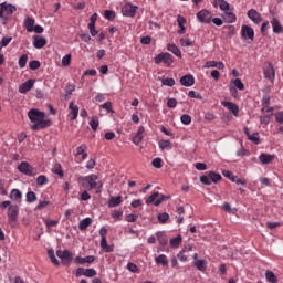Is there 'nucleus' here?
Listing matches in <instances>:
<instances>
[{
	"mask_svg": "<svg viewBox=\"0 0 283 283\" xmlns=\"http://www.w3.org/2000/svg\"><path fill=\"white\" fill-rule=\"evenodd\" d=\"M29 67L30 70H39V67H41V62L33 60L29 63Z\"/></svg>",
	"mask_w": 283,
	"mask_h": 283,
	"instance_id": "052dcab7",
	"label": "nucleus"
},
{
	"mask_svg": "<svg viewBox=\"0 0 283 283\" xmlns=\"http://www.w3.org/2000/svg\"><path fill=\"white\" fill-rule=\"evenodd\" d=\"M167 50L168 52H171L172 54H175V56H178V59H182V52L178 46H176V44H168Z\"/></svg>",
	"mask_w": 283,
	"mask_h": 283,
	"instance_id": "cd10ccee",
	"label": "nucleus"
},
{
	"mask_svg": "<svg viewBox=\"0 0 283 283\" xmlns=\"http://www.w3.org/2000/svg\"><path fill=\"white\" fill-rule=\"evenodd\" d=\"M220 180H222V175L214 171H210L209 174L200 177L201 185H211L212 182L216 185L220 182Z\"/></svg>",
	"mask_w": 283,
	"mask_h": 283,
	"instance_id": "7ed1b4c3",
	"label": "nucleus"
},
{
	"mask_svg": "<svg viewBox=\"0 0 283 283\" xmlns=\"http://www.w3.org/2000/svg\"><path fill=\"white\" fill-rule=\"evenodd\" d=\"M272 28H273V32L274 34H282L283 32V27L280 23V20H277V18H273L272 21Z\"/></svg>",
	"mask_w": 283,
	"mask_h": 283,
	"instance_id": "5701e85b",
	"label": "nucleus"
},
{
	"mask_svg": "<svg viewBox=\"0 0 283 283\" xmlns=\"http://www.w3.org/2000/svg\"><path fill=\"white\" fill-rule=\"evenodd\" d=\"M275 120H276V123H279L280 125L283 124V112H277V113L275 114Z\"/></svg>",
	"mask_w": 283,
	"mask_h": 283,
	"instance_id": "774afa93",
	"label": "nucleus"
},
{
	"mask_svg": "<svg viewBox=\"0 0 283 283\" xmlns=\"http://www.w3.org/2000/svg\"><path fill=\"white\" fill-rule=\"evenodd\" d=\"M231 83L234 85V88L240 90L241 92H243L244 83H242V80L235 78Z\"/></svg>",
	"mask_w": 283,
	"mask_h": 283,
	"instance_id": "49530a36",
	"label": "nucleus"
},
{
	"mask_svg": "<svg viewBox=\"0 0 283 283\" xmlns=\"http://www.w3.org/2000/svg\"><path fill=\"white\" fill-rule=\"evenodd\" d=\"M136 10H138V7L127 3L122 8V14L124 17H136Z\"/></svg>",
	"mask_w": 283,
	"mask_h": 283,
	"instance_id": "f8f14e48",
	"label": "nucleus"
},
{
	"mask_svg": "<svg viewBox=\"0 0 283 283\" xmlns=\"http://www.w3.org/2000/svg\"><path fill=\"white\" fill-rule=\"evenodd\" d=\"M91 224H92V218L87 217L80 221L78 229L80 231H85L87 227H90Z\"/></svg>",
	"mask_w": 283,
	"mask_h": 283,
	"instance_id": "7c9ffc66",
	"label": "nucleus"
},
{
	"mask_svg": "<svg viewBox=\"0 0 283 283\" xmlns=\"http://www.w3.org/2000/svg\"><path fill=\"white\" fill-rule=\"evenodd\" d=\"M96 256L94 255H88V256H76L75 258V263L76 264H93V262H95Z\"/></svg>",
	"mask_w": 283,
	"mask_h": 283,
	"instance_id": "6ab92c4d",
	"label": "nucleus"
},
{
	"mask_svg": "<svg viewBox=\"0 0 283 283\" xmlns=\"http://www.w3.org/2000/svg\"><path fill=\"white\" fill-rule=\"evenodd\" d=\"M163 200H165V195H159L158 192H154L147 198L146 205H155V207H158L159 205L163 203Z\"/></svg>",
	"mask_w": 283,
	"mask_h": 283,
	"instance_id": "6e6552de",
	"label": "nucleus"
},
{
	"mask_svg": "<svg viewBox=\"0 0 283 283\" xmlns=\"http://www.w3.org/2000/svg\"><path fill=\"white\" fill-rule=\"evenodd\" d=\"M138 220V214H127L126 222H136Z\"/></svg>",
	"mask_w": 283,
	"mask_h": 283,
	"instance_id": "338daca9",
	"label": "nucleus"
},
{
	"mask_svg": "<svg viewBox=\"0 0 283 283\" xmlns=\"http://www.w3.org/2000/svg\"><path fill=\"white\" fill-rule=\"evenodd\" d=\"M104 17L107 21H114V19H116V12L113 10H106L104 11Z\"/></svg>",
	"mask_w": 283,
	"mask_h": 283,
	"instance_id": "79ce46f5",
	"label": "nucleus"
},
{
	"mask_svg": "<svg viewBox=\"0 0 283 283\" xmlns=\"http://www.w3.org/2000/svg\"><path fill=\"white\" fill-rule=\"evenodd\" d=\"M156 264H161V266H167L169 264V260H167V255L160 254L155 258Z\"/></svg>",
	"mask_w": 283,
	"mask_h": 283,
	"instance_id": "f704fd0d",
	"label": "nucleus"
},
{
	"mask_svg": "<svg viewBox=\"0 0 283 283\" xmlns=\"http://www.w3.org/2000/svg\"><path fill=\"white\" fill-rule=\"evenodd\" d=\"M70 63H72V54H66L62 59V65H63V67H67V66H70Z\"/></svg>",
	"mask_w": 283,
	"mask_h": 283,
	"instance_id": "5fc2aeb1",
	"label": "nucleus"
},
{
	"mask_svg": "<svg viewBox=\"0 0 283 283\" xmlns=\"http://www.w3.org/2000/svg\"><path fill=\"white\" fill-rule=\"evenodd\" d=\"M180 83L184 85V87H192V85L196 84V78L191 74L184 75L180 78Z\"/></svg>",
	"mask_w": 283,
	"mask_h": 283,
	"instance_id": "dca6fc26",
	"label": "nucleus"
},
{
	"mask_svg": "<svg viewBox=\"0 0 283 283\" xmlns=\"http://www.w3.org/2000/svg\"><path fill=\"white\" fill-rule=\"evenodd\" d=\"M211 19H213V15L207 9H202L197 13V20L199 21V23L209 24L211 23Z\"/></svg>",
	"mask_w": 283,
	"mask_h": 283,
	"instance_id": "423d86ee",
	"label": "nucleus"
},
{
	"mask_svg": "<svg viewBox=\"0 0 283 283\" xmlns=\"http://www.w3.org/2000/svg\"><path fill=\"white\" fill-rule=\"evenodd\" d=\"M8 222L12 229L17 228V220H19V206L13 205L8 208Z\"/></svg>",
	"mask_w": 283,
	"mask_h": 283,
	"instance_id": "f03ea898",
	"label": "nucleus"
},
{
	"mask_svg": "<svg viewBox=\"0 0 283 283\" xmlns=\"http://www.w3.org/2000/svg\"><path fill=\"white\" fill-rule=\"evenodd\" d=\"M265 277L268 280V282L271 283H277V276L275 275V273H273L272 271H266L265 272Z\"/></svg>",
	"mask_w": 283,
	"mask_h": 283,
	"instance_id": "58836bf2",
	"label": "nucleus"
},
{
	"mask_svg": "<svg viewBox=\"0 0 283 283\" xmlns=\"http://www.w3.org/2000/svg\"><path fill=\"white\" fill-rule=\"evenodd\" d=\"M84 180L90 186V189H96V187L98 185V182H96L98 180V176L90 175V176L84 177Z\"/></svg>",
	"mask_w": 283,
	"mask_h": 283,
	"instance_id": "4be33fe9",
	"label": "nucleus"
},
{
	"mask_svg": "<svg viewBox=\"0 0 283 283\" xmlns=\"http://www.w3.org/2000/svg\"><path fill=\"white\" fill-rule=\"evenodd\" d=\"M248 17L249 19H251V21H253V23H255L256 25L262 23V17L260 15V12H258V10L255 9H251L248 11Z\"/></svg>",
	"mask_w": 283,
	"mask_h": 283,
	"instance_id": "2eb2a0df",
	"label": "nucleus"
},
{
	"mask_svg": "<svg viewBox=\"0 0 283 283\" xmlns=\"http://www.w3.org/2000/svg\"><path fill=\"white\" fill-rule=\"evenodd\" d=\"M99 247L105 253H112V251H114V248L107 244V238L101 239Z\"/></svg>",
	"mask_w": 283,
	"mask_h": 283,
	"instance_id": "2f4dec72",
	"label": "nucleus"
},
{
	"mask_svg": "<svg viewBox=\"0 0 283 283\" xmlns=\"http://www.w3.org/2000/svg\"><path fill=\"white\" fill-rule=\"evenodd\" d=\"M182 125H191V117L188 114H184L180 117Z\"/></svg>",
	"mask_w": 283,
	"mask_h": 283,
	"instance_id": "bf43d9fd",
	"label": "nucleus"
},
{
	"mask_svg": "<svg viewBox=\"0 0 283 283\" xmlns=\"http://www.w3.org/2000/svg\"><path fill=\"white\" fill-rule=\"evenodd\" d=\"M237 156H239L241 158L244 156H251V151L249 149H245L244 147H242L237 151Z\"/></svg>",
	"mask_w": 283,
	"mask_h": 283,
	"instance_id": "13d9d810",
	"label": "nucleus"
},
{
	"mask_svg": "<svg viewBox=\"0 0 283 283\" xmlns=\"http://www.w3.org/2000/svg\"><path fill=\"white\" fill-rule=\"evenodd\" d=\"M180 44L182 45V48H191V45H193V41H190L189 38H181Z\"/></svg>",
	"mask_w": 283,
	"mask_h": 283,
	"instance_id": "8fccbe9b",
	"label": "nucleus"
},
{
	"mask_svg": "<svg viewBox=\"0 0 283 283\" xmlns=\"http://www.w3.org/2000/svg\"><path fill=\"white\" fill-rule=\"evenodd\" d=\"M151 165H153V167H155V169H161L163 168V159L160 157H157V158L153 159Z\"/></svg>",
	"mask_w": 283,
	"mask_h": 283,
	"instance_id": "603ef678",
	"label": "nucleus"
},
{
	"mask_svg": "<svg viewBox=\"0 0 283 283\" xmlns=\"http://www.w3.org/2000/svg\"><path fill=\"white\" fill-rule=\"evenodd\" d=\"M161 84L167 87H174L176 85V80L167 77L161 81Z\"/></svg>",
	"mask_w": 283,
	"mask_h": 283,
	"instance_id": "3c124183",
	"label": "nucleus"
},
{
	"mask_svg": "<svg viewBox=\"0 0 283 283\" xmlns=\"http://www.w3.org/2000/svg\"><path fill=\"white\" fill-rule=\"evenodd\" d=\"M159 147L163 151H165V149L169 151L174 146L171 145V142L163 139L159 142Z\"/></svg>",
	"mask_w": 283,
	"mask_h": 283,
	"instance_id": "4c0bfd02",
	"label": "nucleus"
},
{
	"mask_svg": "<svg viewBox=\"0 0 283 283\" xmlns=\"http://www.w3.org/2000/svg\"><path fill=\"white\" fill-rule=\"evenodd\" d=\"M226 21L228 23H235L238 21V17L233 12H226Z\"/></svg>",
	"mask_w": 283,
	"mask_h": 283,
	"instance_id": "37998d69",
	"label": "nucleus"
},
{
	"mask_svg": "<svg viewBox=\"0 0 283 283\" xmlns=\"http://www.w3.org/2000/svg\"><path fill=\"white\" fill-rule=\"evenodd\" d=\"M177 23L180 28V30L178 31V34H185V32H187V28H185V25L187 23V19H185V17H182V15H178Z\"/></svg>",
	"mask_w": 283,
	"mask_h": 283,
	"instance_id": "393cba45",
	"label": "nucleus"
},
{
	"mask_svg": "<svg viewBox=\"0 0 283 283\" xmlns=\"http://www.w3.org/2000/svg\"><path fill=\"white\" fill-rule=\"evenodd\" d=\"M248 140H251L253 145H260V134L259 133H253L248 137Z\"/></svg>",
	"mask_w": 283,
	"mask_h": 283,
	"instance_id": "a19ab883",
	"label": "nucleus"
},
{
	"mask_svg": "<svg viewBox=\"0 0 283 283\" xmlns=\"http://www.w3.org/2000/svg\"><path fill=\"white\" fill-rule=\"evenodd\" d=\"M99 247L105 253H112V251H114V248L107 244V238L101 239Z\"/></svg>",
	"mask_w": 283,
	"mask_h": 283,
	"instance_id": "473e14b6",
	"label": "nucleus"
},
{
	"mask_svg": "<svg viewBox=\"0 0 283 283\" xmlns=\"http://www.w3.org/2000/svg\"><path fill=\"white\" fill-rule=\"evenodd\" d=\"M49 180L48 177L45 175H40L36 178V185H39L40 187H42V185H48Z\"/></svg>",
	"mask_w": 283,
	"mask_h": 283,
	"instance_id": "09e8293b",
	"label": "nucleus"
},
{
	"mask_svg": "<svg viewBox=\"0 0 283 283\" xmlns=\"http://www.w3.org/2000/svg\"><path fill=\"white\" fill-rule=\"evenodd\" d=\"M221 104L223 105V107H227V109H229V112H231L233 116H238V114H240V107L233 104V102L223 101L221 102Z\"/></svg>",
	"mask_w": 283,
	"mask_h": 283,
	"instance_id": "f3484780",
	"label": "nucleus"
},
{
	"mask_svg": "<svg viewBox=\"0 0 283 283\" xmlns=\"http://www.w3.org/2000/svg\"><path fill=\"white\" fill-rule=\"evenodd\" d=\"M14 12H17V7L7 2L0 4V19L8 21V17L14 14Z\"/></svg>",
	"mask_w": 283,
	"mask_h": 283,
	"instance_id": "20e7f679",
	"label": "nucleus"
},
{
	"mask_svg": "<svg viewBox=\"0 0 283 283\" xmlns=\"http://www.w3.org/2000/svg\"><path fill=\"white\" fill-rule=\"evenodd\" d=\"M50 205V200H40L38 206L35 207V210L43 211L48 206Z\"/></svg>",
	"mask_w": 283,
	"mask_h": 283,
	"instance_id": "c03bdc74",
	"label": "nucleus"
},
{
	"mask_svg": "<svg viewBox=\"0 0 283 283\" xmlns=\"http://www.w3.org/2000/svg\"><path fill=\"white\" fill-rule=\"evenodd\" d=\"M189 98H197V101H202V95L196 93V91H190L188 93Z\"/></svg>",
	"mask_w": 283,
	"mask_h": 283,
	"instance_id": "0e129e2a",
	"label": "nucleus"
},
{
	"mask_svg": "<svg viewBox=\"0 0 283 283\" xmlns=\"http://www.w3.org/2000/svg\"><path fill=\"white\" fill-rule=\"evenodd\" d=\"M52 172L56 174V176H59L60 178H63V176H65V174L63 172V168L61 167V164H59V163L53 165Z\"/></svg>",
	"mask_w": 283,
	"mask_h": 283,
	"instance_id": "c9c22d12",
	"label": "nucleus"
},
{
	"mask_svg": "<svg viewBox=\"0 0 283 283\" xmlns=\"http://www.w3.org/2000/svg\"><path fill=\"white\" fill-rule=\"evenodd\" d=\"M18 65L21 70H23V67H25V65H28V54H23L19 61H18Z\"/></svg>",
	"mask_w": 283,
	"mask_h": 283,
	"instance_id": "de8ad7c7",
	"label": "nucleus"
},
{
	"mask_svg": "<svg viewBox=\"0 0 283 283\" xmlns=\"http://www.w3.org/2000/svg\"><path fill=\"white\" fill-rule=\"evenodd\" d=\"M207 260L200 259L199 261H193V266L198 270L201 271V273H205L207 271Z\"/></svg>",
	"mask_w": 283,
	"mask_h": 283,
	"instance_id": "b1692460",
	"label": "nucleus"
},
{
	"mask_svg": "<svg viewBox=\"0 0 283 283\" xmlns=\"http://www.w3.org/2000/svg\"><path fill=\"white\" fill-rule=\"evenodd\" d=\"M34 23H35L34 18L27 17L24 19V28L27 32H34Z\"/></svg>",
	"mask_w": 283,
	"mask_h": 283,
	"instance_id": "a878e982",
	"label": "nucleus"
},
{
	"mask_svg": "<svg viewBox=\"0 0 283 283\" xmlns=\"http://www.w3.org/2000/svg\"><path fill=\"white\" fill-rule=\"evenodd\" d=\"M261 103L263 107H269V105L271 104V95L269 94L263 95Z\"/></svg>",
	"mask_w": 283,
	"mask_h": 283,
	"instance_id": "4d7b16f0",
	"label": "nucleus"
},
{
	"mask_svg": "<svg viewBox=\"0 0 283 283\" xmlns=\"http://www.w3.org/2000/svg\"><path fill=\"white\" fill-rule=\"evenodd\" d=\"M144 134H145V127L144 126H139L137 133L133 137L134 145H140V143H143V138H144L143 135Z\"/></svg>",
	"mask_w": 283,
	"mask_h": 283,
	"instance_id": "412c9836",
	"label": "nucleus"
},
{
	"mask_svg": "<svg viewBox=\"0 0 283 283\" xmlns=\"http://www.w3.org/2000/svg\"><path fill=\"white\" fill-rule=\"evenodd\" d=\"M259 160L262 165H271V163L275 160V155H269V154L262 153L259 156Z\"/></svg>",
	"mask_w": 283,
	"mask_h": 283,
	"instance_id": "aec40b11",
	"label": "nucleus"
},
{
	"mask_svg": "<svg viewBox=\"0 0 283 283\" xmlns=\"http://www.w3.org/2000/svg\"><path fill=\"white\" fill-rule=\"evenodd\" d=\"M241 36L242 39H249L250 41H253V39H255V31L253 30V28L243 24L241 27Z\"/></svg>",
	"mask_w": 283,
	"mask_h": 283,
	"instance_id": "9b49d317",
	"label": "nucleus"
},
{
	"mask_svg": "<svg viewBox=\"0 0 283 283\" xmlns=\"http://www.w3.org/2000/svg\"><path fill=\"white\" fill-rule=\"evenodd\" d=\"M182 244V235L178 234L176 238L170 240V247L172 249H178Z\"/></svg>",
	"mask_w": 283,
	"mask_h": 283,
	"instance_id": "e433bc0d",
	"label": "nucleus"
},
{
	"mask_svg": "<svg viewBox=\"0 0 283 283\" xmlns=\"http://www.w3.org/2000/svg\"><path fill=\"white\" fill-rule=\"evenodd\" d=\"M69 109H70V114H69L70 120H76V118H78V106L74 105V102H70Z\"/></svg>",
	"mask_w": 283,
	"mask_h": 283,
	"instance_id": "a211bd4d",
	"label": "nucleus"
},
{
	"mask_svg": "<svg viewBox=\"0 0 283 283\" xmlns=\"http://www.w3.org/2000/svg\"><path fill=\"white\" fill-rule=\"evenodd\" d=\"M11 42H12L11 36H3L2 40L0 41V45L1 48H8V45H10Z\"/></svg>",
	"mask_w": 283,
	"mask_h": 283,
	"instance_id": "6e6d98bb",
	"label": "nucleus"
},
{
	"mask_svg": "<svg viewBox=\"0 0 283 283\" xmlns=\"http://www.w3.org/2000/svg\"><path fill=\"white\" fill-rule=\"evenodd\" d=\"M157 220H158V222H160V224L167 223V220H169V213H167V212L159 213L157 216Z\"/></svg>",
	"mask_w": 283,
	"mask_h": 283,
	"instance_id": "ea45409f",
	"label": "nucleus"
},
{
	"mask_svg": "<svg viewBox=\"0 0 283 283\" xmlns=\"http://www.w3.org/2000/svg\"><path fill=\"white\" fill-rule=\"evenodd\" d=\"M87 150V145L82 144L76 148V156H82Z\"/></svg>",
	"mask_w": 283,
	"mask_h": 283,
	"instance_id": "680f3d73",
	"label": "nucleus"
},
{
	"mask_svg": "<svg viewBox=\"0 0 283 283\" xmlns=\"http://www.w3.org/2000/svg\"><path fill=\"white\" fill-rule=\"evenodd\" d=\"M18 170L20 174H24L25 176H34V167H32V165H30L28 161H22L18 166Z\"/></svg>",
	"mask_w": 283,
	"mask_h": 283,
	"instance_id": "9d476101",
	"label": "nucleus"
},
{
	"mask_svg": "<svg viewBox=\"0 0 283 283\" xmlns=\"http://www.w3.org/2000/svg\"><path fill=\"white\" fill-rule=\"evenodd\" d=\"M263 74L269 81H275V69L271 62L264 64Z\"/></svg>",
	"mask_w": 283,
	"mask_h": 283,
	"instance_id": "1a4fd4ad",
	"label": "nucleus"
},
{
	"mask_svg": "<svg viewBox=\"0 0 283 283\" xmlns=\"http://www.w3.org/2000/svg\"><path fill=\"white\" fill-rule=\"evenodd\" d=\"M90 126L93 132H96V129H98V117H92L90 120Z\"/></svg>",
	"mask_w": 283,
	"mask_h": 283,
	"instance_id": "864d4df0",
	"label": "nucleus"
},
{
	"mask_svg": "<svg viewBox=\"0 0 283 283\" xmlns=\"http://www.w3.org/2000/svg\"><path fill=\"white\" fill-rule=\"evenodd\" d=\"M28 118L32 123V132H41V129L52 127V119L45 118V112H41L38 108L30 109L28 112Z\"/></svg>",
	"mask_w": 283,
	"mask_h": 283,
	"instance_id": "f257e3e1",
	"label": "nucleus"
},
{
	"mask_svg": "<svg viewBox=\"0 0 283 283\" xmlns=\"http://www.w3.org/2000/svg\"><path fill=\"white\" fill-rule=\"evenodd\" d=\"M9 198L11 200H13L14 202H19V200H21L23 198V193L19 189H12L9 195Z\"/></svg>",
	"mask_w": 283,
	"mask_h": 283,
	"instance_id": "bb28decb",
	"label": "nucleus"
},
{
	"mask_svg": "<svg viewBox=\"0 0 283 283\" xmlns=\"http://www.w3.org/2000/svg\"><path fill=\"white\" fill-rule=\"evenodd\" d=\"M261 125H269L271 123V115H263L260 117Z\"/></svg>",
	"mask_w": 283,
	"mask_h": 283,
	"instance_id": "e2e57ef3",
	"label": "nucleus"
},
{
	"mask_svg": "<svg viewBox=\"0 0 283 283\" xmlns=\"http://www.w3.org/2000/svg\"><path fill=\"white\" fill-rule=\"evenodd\" d=\"M156 65H160V63H165V65H171L174 63V57L169 53H159L155 57Z\"/></svg>",
	"mask_w": 283,
	"mask_h": 283,
	"instance_id": "0eeeda50",
	"label": "nucleus"
},
{
	"mask_svg": "<svg viewBox=\"0 0 283 283\" xmlns=\"http://www.w3.org/2000/svg\"><path fill=\"white\" fill-rule=\"evenodd\" d=\"M96 270L94 269H85V277H95Z\"/></svg>",
	"mask_w": 283,
	"mask_h": 283,
	"instance_id": "69168bd1",
	"label": "nucleus"
},
{
	"mask_svg": "<svg viewBox=\"0 0 283 283\" xmlns=\"http://www.w3.org/2000/svg\"><path fill=\"white\" fill-rule=\"evenodd\" d=\"M25 198L29 203L36 202V193L34 191L27 192Z\"/></svg>",
	"mask_w": 283,
	"mask_h": 283,
	"instance_id": "a18cd8bd",
	"label": "nucleus"
},
{
	"mask_svg": "<svg viewBox=\"0 0 283 283\" xmlns=\"http://www.w3.org/2000/svg\"><path fill=\"white\" fill-rule=\"evenodd\" d=\"M34 83H36V80L30 78L27 82H24L23 84H21L19 86L20 94H28V92H30V90H32V87H34Z\"/></svg>",
	"mask_w": 283,
	"mask_h": 283,
	"instance_id": "ddd939ff",
	"label": "nucleus"
},
{
	"mask_svg": "<svg viewBox=\"0 0 283 283\" xmlns=\"http://www.w3.org/2000/svg\"><path fill=\"white\" fill-rule=\"evenodd\" d=\"M157 240L161 247H167L169 239L165 232H157Z\"/></svg>",
	"mask_w": 283,
	"mask_h": 283,
	"instance_id": "c756f323",
	"label": "nucleus"
},
{
	"mask_svg": "<svg viewBox=\"0 0 283 283\" xmlns=\"http://www.w3.org/2000/svg\"><path fill=\"white\" fill-rule=\"evenodd\" d=\"M205 67H217L218 70H224V63L216 62V61H208L206 62Z\"/></svg>",
	"mask_w": 283,
	"mask_h": 283,
	"instance_id": "72a5a7b5",
	"label": "nucleus"
},
{
	"mask_svg": "<svg viewBox=\"0 0 283 283\" xmlns=\"http://www.w3.org/2000/svg\"><path fill=\"white\" fill-rule=\"evenodd\" d=\"M56 255L60 258V260H62V263L64 265L72 264V260L74 258V254H72V252H70V250H63V251L57 250Z\"/></svg>",
	"mask_w": 283,
	"mask_h": 283,
	"instance_id": "39448f33",
	"label": "nucleus"
},
{
	"mask_svg": "<svg viewBox=\"0 0 283 283\" xmlns=\"http://www.w3.org/2000/svg\"><path fill=\"white\" fill-rule=\"evenodd\" d=\"M48 45V40L41 35H34L33 36V48L36 50H41L42 48H45Z\"/></svg>",
	"mask_w": 283,
	"mask_h": 283,
	"instance_id": "4468645a",
	"label": "nucleus"
},
{
	"mask_svg": "<svg viewBox=\"0 0 283 283\" xmlns=\"http://www.w3.org/2000/svg\"><path fill=\"white\" fill-rule=\"evenodd\" d=\"M122 202H123L122 196L111 197V199L108 201V207H109V209H114V207H118V205H120Z\"/></svg>",
	"mask_w": 283,
	"mask_h": 283,
	"instance_id": "c85d7f7f",
	"label": "nucleus"
}]
</instances>
